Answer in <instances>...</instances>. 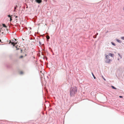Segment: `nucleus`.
<instances>
[{
	"label": "nucleus",
	"mask_w": 124,
	"mask_h": 124,
	"mask_svg": "<svg viewBox=\"0 0 124 124\" xmlns=\"http://www.w3.org/2000/svg\"><path fill=\"white\" fill-rule=\"evenodd\" d=\"M98 34V33H97L96 34H95V35H97Z\"/></svg>",
	"instance_id": "393cba45"
},
{
	"label": "nucleus",
	"mask_w": 124,
	"mask_h": 124,
	"mask_svg": "<svg viewBox=\"0 0 124 124\" xmlns=\"http://www.w3.org/2000/svg\"><path fill=\"white\" fill-rule=\"evenodd\" d=\"M118 54L121 57V58H122V57H121V56L120 55V54Z\"/></svg>",
	"instance_id": "a211bd4d"
},
{
	"label": "nucleus",
	"mask_w": 124,
	"mask_h": 124,
	"mask_svg": "<svg viewBox=\"0 0 124 124\" xmlns=\"http://www.w3.org/2000/svg\"><path fill=\"white\" fill-rule=\"evenodd\" d=\"M113 54L111 53H109V55H110L111 57H113Z\"/></svg>",
	"instance_id": "9d476101"
},
{
	"label": "nucleus",
	"mask_w": 124,
	"mask_h": 124,
	"mask_svg": "<svg viewBox=\"0 0 124 124\" xmlns=\"http://www.w3.org/2000/svg\"><path fill=\"white\" fill-rule=\"evenodd\" d=\"M5 30H6L7 31H8V33H9V32H8V31H9L8 30V29H5Z\"/></svg>",
	"instance_id": "dca6fc26"
},
{
	"label": "nucleus",
	"mask_w": 124,
	"mask_h": 124,
	"mask_svg": "<svg viewBox=\"0 0 124 124\" xmlns=\"http://www.w3.org/2000/svg\"><path fill=\"white\" fill-rule=\"evenodd\" d=\"M116 40L119 43H121L122 42V41L121 40H120L118 39H116Z\"/></svg>",
	"instance_id": "39448f33"
},
{
	"label": "nucleus",
	"mask_w": 124,
	"mask_h": 124,
	"mask_svg": "<svg viewBox=\"0 0 124 124\" xmlns=\"http://www.w3.org/2000/svg\"><path fill=\"white\" fill-rule=\"evenodd\" d=\"M92 75L93 76V77L94 78V79H96V77H95V76H94V75L93 74V72H92Z\"/></svg>",
	"instance_id": "6e6552de"
},
{
	"label": "nucleus",
	"mask_w": 124,
	"mask_h": 124,
	"mask_svg": "<svg viewBox=\"0 0 124 124\" xmlns=\"http://www.w3.org/2000/svg\"><path fill=\"white\" fill-rule=\"evenodd\" d=\"M105 62L107 63H110V62L111 61V60L109 59V57L108 55L107 54H105Z\"/></svg>",
	"instance_id": "f03ea898"
},
{
	"label": "nucleus",
	"mask_w": 124,
	"mask_h": 124,
	"mask_svg": "<svg viewBox=\"0 0 124 124\" xmlns=\"http://www.w3.org/2000/svg\"><path fill=\"white\" fill-rule=\"evenodd\" d=\"M36 2L38 3H41L42 2L41 0H35Z\"/></svg>",
	"instance_id": "20e7f679"
},
{
	"label": "nucleus",
	"mask_w": 124,
	"mask_h": 124,
	"mask_svg": "<svg viewBox=\"0 0 124 124\" xmlns=\"http://www.w3.org/2000/svg\"><path fill=\"white\" fill-rule=\"evenodd\" d=\"M111 44L112 45L114 46H115L116 45L113 42H111Z\"/></svg>",
	"instance_id": "1a4fd4ad"
},
{
	"label": "nucleus",
	"mask_w": 124,
	"mask_h": 124,
	"mask_svg": "<svg viewBox=\"0 0 124 124\" xmlns=\"http://www.w3.org/2000/svg\"><path fill=\"white\" fill-rule=\"evenodd\" d=\"M30 28L31 29V27H30Z\"/></svg>",
	"instance_id": "c85d7f7f"
},
{
	"label": "nucleus",
	"mask_w": 124,
	"mask_h": 124,
	"mask_svg": "<svg viewBox=\"0 0 124 124\" xmlns=\"http://www.w3.org/2000/svg\"><path fill=\"white\" fill-rule=\"evenodd\" d=\"M121 38V39L124 40V37H122Z\"/></svg>",
	"instance_id": "ddd939ff"
},
{
	"label": "nucleus",
	"mask_w": 124,
	"mask_h": 124,
	"mask_svg": "<svg viewBox=\"0 0 124 124\" xmlns=\"http://www.w3.org/2000/svg\"><path fill=\"white\" fill-rule=\"evenodd\" d=\"M2 25L3 27H5L6 28L7 27V26L5 24H2Z\"/></svg>",
	"instance_id": "423d86ee"
},
{
	"label": "nucleus",
	"mask_w": 124,
	"mask_h": 124,
	"mask_svg": "<svg viewBox=\"0 0 124 124\" xmlns=\"http://www.w3.org/2000/svg\"><path fill=\"white\" fill-rule=\"evenodd\" d=\"M15 41H14L13 40H12V41H13L11 43V44L14 46L17 43V42L16 41V39H15Z\"/></svg>",
	"instance_id": "7ed1b4c3"
},
{
	"label": "nucleus",
	"mask_w": 124,
	"mask_h": 124,
	"mask_svg": "<svg viewBox=\"0 0 124 124\" xmlns=\"http://www.w3.org/2000/svg\"><path fill=\"white\" fill-rule=\"evenodd\" d=\"M12 42L11 41H10L9 43H11H11Z\"/></svg>",
	"instance_id": "4be33fe9"
},
{
	"label": "nucleus",
	"mask_w": 124,
	"mask_h": 124,
	"mask_svg": "<svg viewBox=\"0 0 124 124\" xmlns=\"http://www.w3.org/2000/svg\"><path fill=\"white\" fill-rule=\"evenodd\" d=\"M20 74H22L23 73V72L22 71H21L20 72Z\"/></svg>",
	"instance_id": "2eb2a0df"
},
{
	"label": "nucleus",
	"mask_w": 124,
	"mask_h": 124,
	"mask_svg": "<svg viewBox=\"0 0 124 124\" xmlns=\"http://www.w3.org/2000/svg\"><path fill=\"white\" fill-rule=\"evenodd\" d=\"M25 56H26V54H25Z\"/></svg>",
	"instance_id": "7c9ffc66"
},
{
	"label": "nucleus",
	"mask_w": 124,
	"mask_h": 124,
	"mask_svg": "<svg viewBox=\"0 0 124 124\" xmlns=\"http://www.w3.org/2000/svg\"><path fill=\"white\" fill-rule=\"evenodd\" d=\"M77 89L76 86L71 87L70 90V96H74L77 92Z\"/></svg>",
	"instance_id": "f257e3e1"
},
{
	"label": "nucleus",
	"mask_w": 124,
	"mask_h": 124,
	"mask_svg": "<svg viewBox=\"0 0 124 124\" xmlns=\"http://www.w3.org/2000/svg\"><path fill=\"white\" fill-rule=\"evenodd\" d=\"M46 38L47 39H49L50 38V37H49V36H47V37H46Z\"/></svg>",
	"instance_id": "4468645a"
},
{
	"label": "nucleus",
	"mask_w": 124,
	"mask_h": 124,
	"mask_svg": "<svg viewBox=\"0 0 124 124\" xmlns=\"http://www.w3.org/2000/svg\"><path fill=\"white\" fill-rule=\"evenodd\" d=\"M8 16L9 17H10V15H8Z\"/></svg>",
	"instance_id": "6ab92c4d"
},
{
	"label": "nucleus",
	"mask_w": 124,
	"mask_h": 124,
	"mask_svg": "<svg viewBox=\"0 0 124 124\" xmlns=\"http://www.w3.org/2000/svg\"><path fill=\"white\" fill-rule=\"evenodd\" d=\"M17 6H16L15 7H14V11L15 12L16 11L15 10L17 8Z\"/></svg>",
	"instance_id": "0eeeda50"
},
{
	"label": "nucleus",
	"mask_w": 124,
	"mask_h": 124,
	"mask_svg": "<svg viewBox=\"0 0 124 124\" xmlns=\"http://www.w3.org/2000/svg\"><path fill=\"white\" fill-rule=\"evenodd\" d=\"M11 20H12V19L11 18H10V20L11 21Z\"/></svg>",
	"instance_id": "cd10ccee"
},
{
	"label": "nucleus",
	"mask_w": 124,
	"mask_h": 124,
	"mask_svg": "<svg viewBox=\"0 0 124 124\" xmlns=\"http://www.w3.org/2000/svg\"><path fill=\"white\" fill-rule=\"evenodd\" d=\"M42 45V46H44V44H43Z\"/></svg>",
	"instance_id": "5701e85b"
},
{
	"label": "nucleus",
	"mask_w": 124,
	"mask_h": 124,
	"mask_svg": "<svg viewBox=\"0 0 124 124\" xmlns=\"http://www.w3.org/2000/svg\"><path fill=\"white\" fill-rule=\"evenodd\" d=\"M23 57V56H22H22H20V58H22Z\"/></svg>",
	"instance_id": "aec40b11"
},
{
	"label": "nucleus",
	"mask_w": 124,
	"mask_h": 124,
	"mask_svg": "<svg viewBox=\"0 0 124 124\" xmlns=\"http://www.w3.org/2000/svg\"><path fill=\"white\" fill-rule=\"evenodd\" d=\"M17 17H18V16H16V18H17Z\"/></svg>",
	"instance_id": "a878e982"
},
{
	"label": "nucleus",
	"mask_w": 124,
	"mask_h": 124,
	"mask_svg": "<svg viewBox=\"0 0 124 124\" xmlns=\"http://www.w3.org/2000/svg\"><path fill=\"white\" fill-rule=\"evenodd\" d=\"M103 78V79L104 80H105H105H106L105 79V78Z\"/></svg>",
	"instance_id": "b1692460"
},
{
	"label": "nucleus",
	"mask_w": 124,
	"mask_h": 124,
	"mask_svg": "<svg viewBox=\"0 0 124 124\" xmlns=\"http://www.w3.org/2000/svg\"><path fill=\"white\" fill-rule=\"evenodd\" d=\"M39 45H40L41 44V42L40 41H39Z\"/></svg>",
	"instance_id": "f3484780"
},
{
	"label": "nucleus",
	"mask_w": 124,
	"mask_h": 124,
	"mask_svg": "<svg viewBox=\"0 0 124 124\" xmlns=\"http://www.w3.org/2000/svg\"><path fill=\"white\" fill-rule=\"evenodd\" d=\"M123 10H124V7L123 8Z\"/></svg>",
	"instance_id": "bb28decb"
},
{
	"label": "nucleus",
	"mask_w": 124,
	"mask_h": 124,
	"mask_svg": "<svg viewBox=\"0 0 124 124\" xmlns=\"http://www.w3.org/2000/svg\"><path fill=\"white\" fill-rule=\"evenodd\" d=\"M112 87L113 89H116V88H115V87L113 86H111Z\"/></svg>",
	"instance_id": "9b49d317"
},
{
	"label": "nucleus",
	"mask_w": 124,
	"mask_h": 124,
	"mask_svg": "<svg viewBox=\"0 0 124 124\" xmlns=\"http://www.w3.org/2000/svg\"><path fill=\"white\" fill-rule=\"evenodd\" d=\"M3 33V32H2V33Z\"/></svg>",
	"instance_id": "2f4dec72"
},
{
	"label": "nucleus",
	"mask_w": 124,
	"mask_h": 124,
	"mask_svg": "<svg viewBox=\"0 0 124 124\" xmlns=\"http://www.w3.org/2000/svg\"><path fill=\"white\" fill-rule=\"evenodd\" d=\"M119 97L120 98H122L123 97L122 96H119Z\"/></svg>",
	"instance_id": "412c9836"
},
{
	"label": "nucleus",
	"mask_w": 124,
	"mask_h": 124,
	"mask_svg": "<svg viewBox=\"0 0 124 124\" xmlns=\"http://www.w3.org/2000/svg\"><path fill=\"white\" fill-rule=\"evenodd\" d=\"M49 49H51V48H50V47H49Z\"/></svg>",
	"instance_id": "c756f323"
},
{
	"label": "nucleus",
	"mask_w": 124,
	"mask_h": 124,
	"mask_svg": "<svg viewBox=\"0 0 124 124\" xmlns=\"http://www.w3.org/2000/svg\"><path fill=\"white\" fill-rule=\"evenodd\" d=\"M96 36H97V35H94V36H93V37L94 38H95L96 37Z\"/></svg>",
	"instance_id": "f8f14e48"
}]
</instances>
